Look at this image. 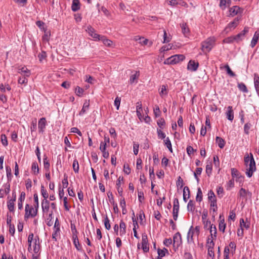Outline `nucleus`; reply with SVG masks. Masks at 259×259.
<instances>
[{"label": "nucleus", "instance_id": "11", "mask_svg": "<svg viewBox=\"0 0 259 259\" xmlns=\"http://www.w3.org/2000/svg\"><path fill=\"white\" fill-rule=\"evenodd\" d=\"M47 121L45 117L41 118L38 122V131L40 133H43L46 128Z\"/></svg>", "mask_w": 259, "mask_h": 259}, {"label": "nucleus", "instance_id": "61", "mask_svg": "<svg viewBox=\"0 0 259 259\" xmlns=\"http://www.w3.org/2000/svg\"><path fill=\"white\" fill-rule=\"evenodd\" d=\"M203 222L204 224V227L205 229H209L210 226H212L213 225V224H211L210 221L208 220H203Z\"/></svg>", "mask_w": 259, "mask_h": 259}, {"label": "nucleus", "instance_id": "55", "mask_svg": "<svg viewBox=\"0 0 259 259\" xmlns=\"http://www.w3.org/2000/svg\"><path fill=\"white\" fill-rule=\"evenodd\" d=\"M27 77L24 76L23 77H20L18 79V83L21 84H24L26 85L28 82Z\"/></svg>", "mask_w": 259, "mask_h": 259}, {"label": "nucleus", "instance_id": "31", "mask_svg": "<svg viewBox=\"0 0 259 259\" xmlns=\"http://www.w3.org/2000/svg\"><path fill=\"white\" fill-rule=\"evenodd\" d=\"M220 221L219 222V230L222 232H225L226 225L225 223L224 219H221V215L220 216Z\"/></svg>", "mask_w": 259, "mask_h": 259}, {"label": "nucleus", "instance_id": "10", "mask_svg": "<svg viewBox=\"0 0 259 259\" xmlns=\"http://www.w3.org/2000/svg\"><path fill=\"white\" fill-rule=\"evenodd\" d=\"M239 20L240 19L238 17L236 18L233 21L228 24L225 28V30L227 32H228L229 31H231V30L235 29L238 25Z\"/></svg>", "mask_w": 259, "mask_h": 259}, {"label": "nucleus", "instance_id": "39", "mask_svg": "<svg viewBox=\"0 0 259 259\" xmlns=\"http://www.w3.org/2000/svg\"><path fill=\"white\" fill-rule=\"evenodd\" d=\"M203 194L200 188L197 189V195L196 197V200L198 202H201L202 200Z\"/></svg>", "mask_w": 259, "mask_h": 259}, {"label": "nucleus", "instance_id": "6", "mask_svg": "<svg viewBox=\"0 0 259 259\" xmlns=\"http://www.w3.org/2000/svg\"><path fill=\"white\" fill-rule=\"evenodd\" d=\"M185 57L183 55H173L164 62V64H175L179 63L185 59Z\"/></svg>", "mask_w": 259, "mask_h": 259}, {"label": "nucleus", "instance_id": "4", "mask_svg": "<svg viewBox=\"0 0 259 259\" xmlns=\"http://www.w3.org/2000/svg\"><path fill=\"white\" fill-rule=\"evenodd\" d=\"M214 37H209L201 42V50L204 53L209 52L213 47L215 44Z\"/></svg>", "mask_w": 259, "mask_h": 259}, {"label": "nucleus", "instance_id": "52", "mask_svg": "<svg viewBox=\"0 0 259 259\" xmlns=\"http://www.w3.org/2000/svg\"><path fill=\"white\" fill-rule=\"evenodd\" d=\"M44 31L45 34H44V36H42V39L44 41H48L49 40V38L51 35V32H50V31H47V29Z\"/></svg>", "mask_w": 259, "mask_h": 259}, {"label": "nucleus", "instance_id": "17", "mask_svg": "<svg viewBox=\"0 0 259 259\" xmlns=\"http://www.w3.org/2000/svg\"><path fill=\"white\" fill-rule=\"evenodd\" d=\"M248 29H249L248 27H245L242 31L233 37V39L236 40L237 41L241 40L242 38L245 36V35L248 32Z\"/></svg>", "mask_w": 259, "mask_h": 259}, {"label": "nucleus", "instance_id": "33", "mask_svg": "<svg viewBox=\"0 0 259 259\" xmlns=\"http://www.w3.org/2000/svg\"><path fill=\"white\" fill-rule=\"evenodd\" d=\"M190 196V191L188 187L185 186L183 190V199L185 202H187V199Z\"/></svg>", "mask_w": 259, "mask_h": 259}, {"label": "nucleus", "instance_id": "45", "mask_svg": "<svg viewBox=\"0 0 259 259\" xmlns=\"http://www.w3.org/2000/svg\"><path fill=\"white\" fill-rule=\"evenodd\" d=\"M60 228H54V231L52 234V238L55 240H57V237L60 234Z\"/></svg>", "mask_w": 259, "mask_h": 259}, {"label": "nucleus", "instance_id": "8", "mask_svg": "<svg viewBox=\"0 0 259 259\" xmlns=\"http://www.w3.org/2000/svg\"><path fill=\"white\" fill-rule=\"evenodd\" d=\"M179 210V202L178 198H175L174 200V205L172 210V215L174 220L177 221L178 217Z\"/></svg>", "mask_w": 259, "mask_h": 259}, {"label": "nucleus", "instance_id": "56", "mask_svg": "<svg viewBox=\"0 0 259 259\" xmlns=\"http://www.w3.org/2000/svg\"><path fill=\"white\" fill-rule=\"evenodd\" d=\"M41 193L43 197L44 198V200L47 199L49 197V194L46 190L44 189V186L41 187Z\"/></svg>", "mask_w": 259, "mask_h": 259}, {"label": "nucleus", "instance_id": "46", "mask_svg": "<svg viewBox=\"0 0 259 259\" xmlns=\"http://www.w3.org/2000/svg\"><path fill=\"white\" fill-rule=\"evenodd\" d=\"M202 171V168L201 167H197L196 169V171L194 172V177L198 182L199 181V179L198 178L197 175H200Z\"/></svg>", "mask_w": 259, "mask_h": 259}, {"label": "nucleus", "instance_id": "48", "mask_svg": "<svg viewBox=\"0 0 259 259\" xmlns=\"http://www.w3.org/2000/svg\"><path fill=\"white\" fill-rule=\"evenodd\" d=\"M38 57L39 61L40 62H42V61L44 60H46V59L47 58V54H46V52L41 51V53H40L38 55Z\"/></svg>", "mask_w": 259, "mask_h": 259}, {"label": "nucleus", "instance_id": "62", "mask_svg": "<svg viewBox=\"0 0 259 259\" xmlns=\"http://www.w3.org/2000/svg\"><path fill=\"white\" fill-rule=\"evenodd\" d=\"M75 93L76 94L77 96H81V95L83 94V92H84V90L83 89H82L81 88H80L79 87H77L76 88H75Z\"/></svg>", "mask_w": 259, "mask_h": 259}, {"label": "nucleus", "instance_id": "13", "mask_svg": "<svg viewBox=\"0 0 259 259\" xmlns=\"http://www.w3.org/2000/svg\"><path fill=\"white\" fill-rule=\"evenodd\" d=\"M13 198L10 200L7 203L8 208L11 212H13L14 211V205L16 196L15 193L14 192L13 193Z\"/></svg>", "mask_w": 259, "mask_h": 259}, {"label": "nucleus", "instance_id": "26", "mask_svg": "<svg viewBox=\"0 0 259 259\" xmlns=\"http://www.w3.org/2000/svg\"><path fill=\"white\" fill-rule=\"evenodd\" d=\"M209 229L210 234L209 237H210V238L216 239L217 231L215 226L213 225L212 226H210Z\"/></svg>", "mask_w": 259, "mask_h": 259}, {"label": "nucleus", "instance_id": "47", "mask_svg": "<svg viewBox=\"0 0 259 259\" xmlns=\"http://www.w3.org/2000/svg\"><path fill=\"white\" fill-rule=\"evenodd\" d=\"M85 31L88 33L89 35L91 37L93 36L94 33L96 32L95 29L93 28L91 25L87 26Z\"/></svg>", "mask_w": 259, "mask_h": 259}, {"label": "nucleus", "instance_id": "32", "mask_svg": "<svg viewBox=\"0 0 259 259\" xmlns=\"http://www.w3.org/2000/svg\"><path fill=\"white\" fill-rule=\"evenodd\" d=\"M159 95L161 97L163 98L167 95V86L162 85L159 89Z\"/></svg>", "mask_w": 259, "mask_h": 259}, {"label": "nucleus", "instance_id": "40", "mask_svg": "<svg viewBox=\"0 0 259 259\" xmlns=\"http://www.w3.org/2000/svg\"><path fill=\"white\" fill-rule=\"evenodd\" d=\"M164 145L167 147V148L168 149L169 151L172 153V146L171 144V142L169 139L168 137H167L164 140Z\"/></svg>", "mask_w": 259, "mask_h": 259}, {"label": "nucleus", "instance_id": "60", "mask_svg": "<svg viewBox=\"0 0 259 259\" xmlns=\"http://www.w3.org/2000/svg\"><path fill=\"white\" fill-rule=\"evenodd\" d=\"M1 142L2 144L4 146H7L8 144L7 138L5 135H2L1 136Z\"/></svg>", "mask_w": 259, "mask_h": 259}, {"label": "nucleus", "instance_id": "42", "mask_svg": "<svg viewBox=\"0 0 259 259\" xmlns=\"http://www.w3.org/2000/svg\"><path fill=\"white\" fill-rule=\"evenodd\" d=\"M187 209L189 211L193 212L195 209V203L193 201L190 200L187 205Z\"/></svg>", "mask_w": 259, "mask_h": 259}, {"label": "nucleus", "instance_id": "58", "mask_svg": "<svg viewBox=\"0 0 259 259\" xmlns=\"http://www.w3.org/2000/svg\"><path fill=\"white\" fill-rule=\"evenodd\" d=\"M251 126V123L247 122L245 124L244 126V132L246 135H248L249 133V130Z\"/></svg>", "mask_w": 259, "mask_h": 259}, {"label": "nucleus", "instance_id": "50", "mask_svg": "<svg viewBox=\"0 0 259 259\" xmlns=\"http://www.w3.org/2000/svg\"><path fill=\"white\" fill-rule=\"evenodd\" d=\"M168 253V250L166 248H164L162 249H158V256L162 257L165 255V253Z\"/></svg>", "mask_w": 259, "mask_h": 259}, {"label": "nucleus", "instance_id": "37", "mask_svg": "<svg viewBox=\"0 0 259 259\" xmlns=\"http://www.w3.org/2000/svg\"><path fill=\"white\" fill-rule=\"evenodd\" d=\"M231 175L233 178L236 179H239L241 177L240 172L235 168L231 169Z\"/></svg>", "mask_w": 259, "mask_h": 259}, {"label": "nucleus", "instance_id": "3", "mask_svg": "<svg viewBox=\"0 0 259 259\" xmlns=\"http://www.w3.org/2000/svg\"><path fill=\"white\" fill-rule=\"evenodd\" d=\"M37 212L38 208L26 204L25 206L24 220L26 221L29 218H34L37 215Z\"/></svg>", "mask_w": 259, "mask_h": 259}, {"label": "nucleus", "instance_id": "34", "mask_svg": "<svg viewBox=\"0 0 259 259\" xmlns=\"http://www.w3.org/2000/svg\"><path fill=\"white\" fill-rule=\"evenodd\" d=\"M208 199L210 202L217 201L215 195L211 190L208 192Z\"/></svg>", "mask_w": 259, "mask_h": 259}, {"label": "nucleus", "instance_id": "64", "mask_svg": "<svg viewBox=\"0 0 259 259\" xmlns=\"http://www.w3.org/2000/svg\"><path fill=\"white\" fill-rule=\"evenodd\" d=\"M208 250V259H213L214 256L213 249H209Z\"/></svg>", "mask_w": 259, "mask_h": 259}, {"label": "nucleus", "instance_id": "5", "mask_svg": "<svg viewBox=\"0 0 259 259\" xmlns=\"http://www.w3.org/2000/svg\"><path fill=\"white\" fill-rule=\"evenodd\" d=\"M199 234V227L198 226H196L195 228H193V226H191L187 234V240L188 243H194V237L196 236L197 238L198 237Z\"/></svg>", "mask_w": 259, "mask_h": 259}, {"label": "nucleus", "instance_id": "49", "mask_svg": "<svg viewBox=\"0 0 259 259\" xmlns=\"http://www.w3.org/2000/svg\"><path fill=\"white\" fill-rule=\"evenodd\" d=\"M52 219H53V212L51 211L49 214V217L47 219V224L49 226H51L52 225H53V221L52 220Z\"/></svg>", "mask_w": 259, "mask_h": 259}, {"label": "nucleus", "instance_id": "28", "mask_svg": "<svg viewBox=\"0 0 259 259\" xmlns=\"http://www.w3.org/2000/svg\"><path fill=\"white\" fill-rule=\"evenodd\" d=\"M259 38V33L257 31H256L253 35V37L251 40V43H250V46L251 48L254 47V46L256 45V43L257 42V41L258 40Z\"/></svg>", "mask_w": 259, "mask_h": 259}, {"label": "nucleus", "instance_id": "12", "mask_svg": "<svg viewBox=\"0 0 259 259\" xmlns=\"http://www.w3.org/2000/svg\"><path fill=\"white\" fill-rule=\"evenodd\" d=\"M123 177L120 176L117 180L116 185L118 193L120 196H122L123 192V189L121 187V184L123 183Z\"/></svg>", "mask_w": 259, "mask_h": 259}, {"label": "nucleus", "instance_id": "21", "mask_svg": "<svg viewBox=\"0 0 259 259\" xmlns=\"http://www.w3.org/2000/svg\"><path fill=\"white\" fill-rule=\"evenodd\" d=\"M182 29V31L185 36H188L190 34L189 28H188L186 23H183L180 24Z\"/></svg>", "mask_w": 259, "mask_h": 259}, {"label": "nucleus", "instance_id": "1", "mask_svg": "<svg viewBox=\"0 0 259 259\" xmlns=\"http://www.w3.org/2000/svg\"><path fill=\"white\" fill-rule=\"evenodd\" d=\"M250 156L249 155H245L244 157V162L247 167L246 174L249 178L252 176L256 170L255 162L252 154L250 153Z\"/></svg>", "mask_w": 259, "mask_h": 259}, {"label": "nucleus", "instance_id": "19", "mask_svg": "<svg viewBox=\"0 0 259 259\" xmlns=\"http://www.w3.org/2000/svg\"><path fill=\"white\" fill-rule=\"evenodd\" d=\"M18 72L26 77H29L30 75V71L25 66L19 68Z\"/></svg>", "mask_w": 259, "mask_h": 259}, {"label": "nucleus", "instance_id": "7", "mask_svg": "<svg viewBox=\"0 0 259 259\" xmlns=\"http://www.w3.org/2000/svg\"><path fill=\"white\" fill-rule=\"evenodd\" d=\"M172 241L174 247L178 249L182 243V236L179 232L176 233L174 235Z\"/></svg>", "mask_w": 259, "mask_h": 259}, {"label": "nucleus", "instance_id": "59", "mask_svg": "<svg viewBox=\"0 0 259 259\" xmlns=\"http://www.w3.org/2000/svg\"><path fill=\"white\" fill-rule=\"evenodd\" d=\"M44 164L45 168L49 171L50 165L49 161L47 159V157L46 156L44 158Z\"/></svg>", "mask_w": 259, "mask_h": 259}, {"label": "nucleus", "instance_id": "29", "mask_svg": "<svg viewBox=\"0 0 259 259\" xmlns=\"http://www.w3.org/2000/svg\"><path fill=\"white\" fill-rule=\"evenodd\" d=\"M254 84L256 92L259 93V76L257 73H254Z\"/></svg>", "mask_w": 259, "mask_h": 259}, {"label": "nucleus", "instance_id": "35", "mask_svg": "<svg viewBox=\"0 0 259 259\" xmlns=\"http://www.w3.org/2000/svg\"><path fill=\"white\" fill-rule=\"evenodd\" d=\"M133 217H132V220L134 223V228H133V231L134 233V236L137 238H139V236L137 234V232L136 231V226L138 227V223L136 221V220L134 218L135 217V213L133 212Z\"/></svg>", "mask_w": 259, "mask_h": 259}, {"label": "nucleus", "instance_id": "36", "mask_svg": "<svg viewBox=\"0 0 259 259\" xmlns=\"http://www.w3.org/2000/svg\"><path fill=\"white\" fill-rule=\"evenodd\" d=\"M212 165L211 162V161H209V162H207V164L206 165L205 171L208 177H209L211 175V172H212Z\"/></svg>", "mask_w": 259, "mask_h": 259}, {"label": "nucleus", "instance_id": "2", "mask_svg": "<svg viewBox=\"0 0 259 259\" xmlns=\"http://www.w3.org/2000/svg\"><path fill=\"white\" fill-rule=\"evenodd\" d=\"M27 243L28 245V250L31 251L32 250L31 245L33 243V250L35 253H37L40 249L39 238L38 236H34V234L31 233L29 234L27 239Z\"/></svg>", "mask_w": 259, "mask_h": 259}, {"label": "nucleus", "instance_id": "44", "mask_svg": "<svg viewBox=\"0 0 259 259\" xmlns=\"http://www.w3.org/2000/svg\"><path fill=\"white\" fill-rule=\"evenodd\" d=\"M74 171L78 173L79 171V164L77 159H74L72 164Z\"/></svg>", "mask_w": 259, "mask_h": 259}, {"label": "nucleus", "instance_id": "57", "mask_svg": "<svg viewBox=\"0 0 259 259\" xmlns=\"http://www.w3.org/2000/svg\"><path fill=\"white\" fill-rule=\"evenodd\" d=\"M161 111L158 105H155L154 108V114L156 117H159L160 115Z\"/></svg>", "mask_w": 259, "mask_h": 259}, {"label": "nucleus", "instance_id": "30", "mask_svg": "<svg viewBox=\"0 0 259 259\" xmlns=\"http://www.w3.org/2000/svg\"><path fill=\"white\" fill-rule=\"evenodd\" d=\"M215 240V239L210 238V237H208L207 239V242L206 244V246L207 249H213L214 246V243L213 240Z\"/></svg>", "mask_w": 259, "mask_h": 259}, {"label": "nucleus", "instance_id": "14", "mask_svg": "<svg viewBox=\"0 0 259 259\" xmlns=\"http://www.w3.org/2000/svg\"><path fill=\"white\" fill-rule=\"evenodd\" d=\"M243 10L238 6H234L230 9L229 12L230 15L231 16H234L240 13H242Z\"/></svg>", "mask_w": 259, "mask_h": 259}, {"label": "nucleus", "instance_id": "23", "mask_svg": "<svg viewBox=\"0 0 259 259\" xmlns=\"http://www.w3.org/2000/svg\"><path fill=\"white\" fill-rule=\"evenodd\" d=\"M80 4L79 0H73L71 9L73 12H76L80 9Z\"/></svg>", "mask_w": 259, "mask_h": 259}, {"label": "nucleus", "instance_id": "22", "mask_svg": "<svg viewBox=\"0 0 259 259\" xmlns=\"http://www.w3.org/2000/svg\"><path fill=\"white\" fill-rule=\"evenodd\" d=\"M119 227L120 228L119 235L120 236L124 235L126 233V225L122 220L120 222Z\"/></svg>", "mask_w": 259, "mask_h": 259}, {"label": "nucleus", "instance_id": "27", "mask_svg": "<svg viewBox=\"0 0 259 259\" xmlns=\"http://www.w3.org/2000/svg\"><path fill=\"white\" fill-rule=\"evenodd\" d=\"M72 239L74 246L78 250H80L81 249L80 245L79 242V240L77 237V234L72 235Z\"/></svg>", "mask_w": 259, "mask_h": 259}, {"label": "nucleus", "instance_id": "20", "mask_svg": "<svg viewBox=\"0 0 259 259\" xmlns=\"http://www.w3.org/2000/svg\"><path fill=\"white\" fill-rule=\"evenodd\" d=\"M89 107H90V101L86 100L83 103L82 108L81 110L80 111L79 114L80 115H83L87 112V111H88L89 110Z\"/></svg>", "mask_w": 259, "mask_h": 259}, {"label": "nucleus", "instance_id": "25", "mask_svg": "<svg viewBox=\"0 0 259 259\" xmlns=\"http://www.w3.org/2000/svg\"><path fill=\"white\" fill-rule=\"evenodd\" d=\"M140 76V72L136 71L135 72L134 74H132L130 79V83H133L134 82H137V79Z\"/></svg>", "mask_w": 259, "mask_h": 259}, {"label": "nucleus", "instance_id": "43", "mask_svg": "<svg viewBox=\"0 0 259 259\" xmlns=\"http://www.w3.org/2000/svg\"><path fill=\"white\" fill-rule=\"evenodd\" d=\"M238 88H239V90L243 93H247L248 90L247 89L245 85V84L244 83L240 82L238 83Z\"/></svg>", "mask_w": 259, "mask_h": 259}, {"label": "nucleus", "instance_id": "63", "mask_svg": "<svg viewBox=\"0 0 259 259\" xmlns=\"http://www.w3.org/2000/svg\"><path fill=\"white\" fill-rule=\"evenodd\" d=\"M219 6L222 10H225L227 6V0H220Z\"/></svg>", "mask_w": 259, "mask_h": 259}, {"label": "nucleus", "instance_id": "18", "mask_svg": "<svg viewBox=\"0 0 259 259\" xmlns=\"http://www.w3.org/2000/svg\"><path fill=\"white\" fill-rule=\"evenodd\" d=\"M227 118L228 120L232 121L234 119V112L232 106H229L227 107V110L226 112Z\"/></svg>", "mask_w": 259, "mask_h": 259}, {"label": "nucleus", "instance_id": "54", "mask_svg": "<svg viewBox=\"0 0 259 259\" xmlns=\"http://www.w3.org/2000/svg\"><path fill=\"white\" fill-rule=\"evenodd\" d=\"M210 210L213 212H216L218 210L217 201L210 202Z\"/></svg>", "mask_w": 259, "mask_h": 259}, {"label": "nucleus", "instance_id": "9", "mask_svg": "<svg viewBox=\"0 0 259 259\" xmlns=\"http://www.w3.org/2000/svg\"><path fill=\"white\" fill-rule=\"evenodd\" d=\"M142 248L144 252H147L149 251V244L148 242V237L146 234H142Z\"/></svg>", "mask_w": 259, "mask_h": 259}, {"label": "nucleus", "instance_id": "38", "mask_svg": "<svg viewBox=\"0 0 259 259\" xmlns=\"http://www.w3.org/2000/svg\"><path fill=\"white\" fill-rule=\"evenodd\" d=\"M216 142L218 144V146L220 148H223L225 146V142L224 139L219 137H216Z\"/></svg>", "mask_w": 259, "mask_h": 259}, {"label": "nucleus", "instance_id": "51", "mask_svg": "<svg viewBox=\"0 0 259 259\" xmlns=\"http://www.w3.org/2000/svg\"><path fill=\"white\" fill-rule=\"evenodd\" d=\"M163 32L164 34L163 43H166L169 42L171 40V36L170 35L168 36L165 30H164Z\"/></svg>", "mask_w": 259, "mask_h": 259}, {"label": "nucleus", "instance_id": "53", "mask_svg": "<svg viewBox=\"0 0 259 259\" xmlns=\"http://www.w3.org/2000/svg\"><path fill=\"white\" fill-rule=\"evenodd\" d=\"M109 222H110V221H109L108 217L106 215L104 219V225H105V228L108 230H110L111 228V226H110Z\"/></svg>", "mask_w": 259, "mask_h": 259}, {"label": "nucleus", "instance_id": "24", "mask_svg": "<svg viewBox=\"0 0 259 259\" xmlns=\"http://www.w3.org/2000/svg\"><path fill=\"white\" fill-rule=\"evenodd\" d=\"M104 45L107 47H110L112 46L113 42L110 39H108L106 36L102 35L100 40Z\"/></svg>", "mask_w": 259, "mask_h": 259}, {"label": "nucleus", "instance_id": "41", "mask_svg": "<svg viewBox=\"0 0 259 259\" xmlns=\"http://www.w3.org/2000/svg\"><path fill=\"white\" fill-rule=\"evenodd\" d=\"M31 170L34 175H37L39 173L38 166L36 162L32 163L31 166Z\"/></svg>", "mask_w": 259, "mask_h": 259}, {"label": "nucleus", "instance_id": "16", "mask_svg": "<svg viewBox=\"0 0 259 259\" xmlns=\"http://www.w3.org/2000/svg\"><path fill=\"white\" fill-rule=\"evenodd\" d=\"M41 207L44 213L47 214L50 209V202L47 199L43 200L41 202Z\"/></svg>", "mask_w": 259, "mask_h": 259}, {"label": "nucleus", "instance_id": "15", "mask_svg": "<svg viewBox=\"0 0 259 259\" xmlns=\"http://www.w3.org/2000/svg\"><path fill=\"white\" fill-rule=\"evenodd\" d=\"M199 66L197 62H195L193 60H190L187 65V69L191 71H195L197 70Z\"/></svg>", "mask_w": 259, "mask_h": 259}]
</instances>
